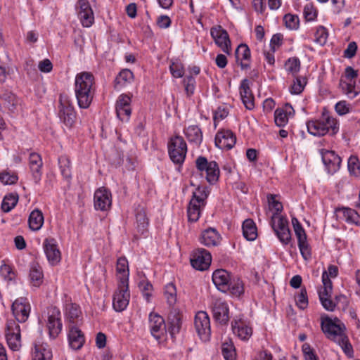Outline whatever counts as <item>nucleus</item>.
Here are the masks:
<instances>
[{"mask_svg":"<svg viewBox=\"0 0 360 360\" xmlns=\"http://www.w3.org/2000/svg\"><path fill=\"white\" fill-rule=\"evenodd\" d=\"M94 75L89 72L78 73L75 80V94L80 108H88L95 95Z\"/></svg>","mask_w":360,"mask_h":360,"instance_id":"f257e3e1","label":"nucleus"},{"mask_svg":"<svg viewBox=\"0 0 360 360\" xmlns=\"http://www.w3.org/2000/svg\"><path fill=\"white\" fill-rule=\"evenodd\" d=\"M307 127L308 131L314 136H323L330 131L335 134L338 131L337 120L325 112L320 119L308 122Z\"/></svg>","mask_w":360,"mask_h":360,"instance_id":"f03ea898","label":"nucleus"},{"mask_svg":"<svg viewBox=\"0 0 360 360\" xmlns=\"http://www.w3.org/2000/svg\"><path fill=\"white\" fill-rule=\"evenodd\" d=\"M209 191L205 186H198L193 192V197L190 200L187 213L189 221L195 222L200 216L201 209L205 206L206 199L208 197Z\"/></svg>","mask_w":360,"mask_h":360,"instance_id":"7ed1b4c3","label":"nucleus"},{"mask_svg":"<svg viewBox=\"0 0 360 360\" xmlns=\"http://www.w3.org/2000/svg\"><path fill=\"white\" fill-rule=\"evenodd\" d=\"M321 329L327 338L338 342L339 344L342 342L345 344L346 337L344 334L345 330V325L338 319L333 321L328 317L322 318Z\"/></svg>","mask_w":360,"mask_h":360,"instance_id":"20e7f679","label":"nucleus"},{"mask_svg":"<svg viewBox=\"0 0 360 360\" xmlns=\"http://www.w3.org/2000/svg\"><path fill=\"white\" fill-rule=\"evenodd\" d=\"M168 153L171 160L176 165H181L187 153V145L180 136L172 137L168 142Z\"/></svg>","mask_w":360,"mask_h":360,"instance_id":"39448f33","label":"nucleus"},{"mask_svg":"<svg viewBox=\"0 0 360 360\" xmlns=\"http://www.w3.org/2000/svg\"><path fill=\"white\" fill-rule=\"evenodd\" d=\"M60 121L68 127L71 128L76 120V112L70 97L61 94L59 97V112Z\"/></svg>","mask_w":360,"mask_h":360,"instance_id":"423d86ee","label":"nucleus"},{"mask_svg":"<svg viewBox=\"0 0 360 360\" xmlns=\"http://www.w3.org/2000/svg\"><path fill=\"white\" fill-rule=\"evenodd\" d=\"M323 287L319 290V297L323 307L330 311H334L336 303L331 300L333 284L324 271L322 274Z\"/></svg>","mask_w":360,"mask_h":360,"instance_id":"0eeeda50","label":"nucleus"},{"mask_svg":"<svg viewBox=\"0 0 360 360\" xmlns=\"http://www.w3.org/2000/svg\"><path fill=\"white\" fill-rule=\"evenodd\" d=\"M195 165L200 172H205V178L210 184H212L218 180L219 168L216 162H208L206 158L200 156L196 159Z\"/></svg>","mask_w":360,"mask_h":360,"instance_id":"6e6552de","label":"nucleus"},{"mask_svg":"<svg viewBox=\"0 0 360 360\" xmlns=\"http://www.w3.org/2000/svg\"><path fill=\"white\" fill-rule=\"evenodd\" d=\"M61 313L56 307L48 308L46 327L51 338L55 339L62 330Z\"/></svg>","mask_w":360,"mask_h":360,"instance_id":"1a4fd4ad","label":"nucleus"},{"mask_svg":"<svg viewBox=\"0 0 360 360\" xmlns=\"http://www.w3.org/2000/svg\"><path fill=\"white\" fill-rule=\"evenodd\" d=\"M20 102V99L11 91L0 90V108L8 114L18 112Z\"/></svg>","mask_w":360,"mask_h":360,"instance_id":"9d476101","label":"nucleus"},{"mask_svg":"<svg viewBox=\"0 0 360 360\" xmlns=\"http://www.w3.org/2000/svg\"><path fill=\"white\" fill-rule=\"evenodd\" d=\"M7 344L10 349L17 351L21 347V336L20 326L13 320H8L6 323L5 333Z\"/></svg>","mask_w":360,"mask_h":360,"instance_id":"9b49d317","label":"nucleus"},{"mask_svg":"<svg viewBox=\"0 0 360 360\" xmlns=\"http://www.w3.org/2000/svg\"><path fill=\"white\" fill-rule=\"evenodd\" d=\"M195 328L200 337L203 342L210 340L211 329L210 321L208 314L205 311H199L195 316Z\"/></svg>","mask_w":360,"mask_h":360,"instance_id":"f8f14e48","label":"nucleus"},{"mask_svg":"<svg viewBox=\"0 0 360 360\" xmlns=\"http://www.w3.org/2000/svg\"><path fill=\"white\" fill-rule=\"evenodd\" d=\"M130 294L129 283L118 284V288L113 295L112 305L117 311H122L127 307L129 302Z\"/></svg>","mask_w":360,"mask_h":360,"instance_id":"ddd939ff","label":"nucleus"},{"mask_svg":"<svg viewBox=\"0 0 360 360\" xmlns=\"http://www.w3.org/2000/svg\"><path fill=\"white\" fill-rule=\"evenodd\" d=\"M212 262V256L209 251L198 248L194 250L191 255V264L192 266L200 271L207 269Z\"/></svg>","mask_w":360,"mask_h":360,"instance_id":"4468645a","label":"nucleus"},{"mask_svg":"<svg viewBox=\"0 0 360 360\" xmlns=\"http://www.w3.org/2000/svg\"><path fill=\"white\" fill-rule=\"evenodd\" d=\"M212 311L214 320L221 325H226L229 321V309L226 301L219 298L213 300Z\"/></svg>","mask_w":360,"mask_h":360,"instance_id":"2eb2a0df","label":"nucleus"},{"mask_svg":"<svg viewBox=\"0 0 360 360\" xmlns=\"http://www.w3.org/2000/svg\"><path fill=\"white\" fill-rule=\"evenodd\" d=\"M149 327L151 335L157 340H161L167 333V326L165 319L158 314H150Z\"/></svg>","mask_w":360,"mask_h":360,"instance_id":"dca6fc26","label":"nucleus"},{"mask_svg":"<svg viewBox=\"0 0 360 360\" xmlns=\"http://www.w3.org/2000/svg\"><path fill=\"white\" fill-rule=\"evenodd\" d=\"M320 154L328 173L333 174L339 170L341 158L333 150L321 149Z\"/></svg>","mask_w":360,"mask_h":360,"instance_id":"f3484780","label":"nucleus"},{"mask_svg":"<svg viewBox=\"0 0 360 360\" xmlns=\"http://www.w3.org/2000/svg\"><path fill=\"white\" fill-rule=\"evenodd\" d=\"M212 37L221 50L228 54L231 52V41L227 32L219 25L212 27L210 31Z\"/></svg>","mask_w":360,"mask_h":360,"instance_id":"a211bd4d","label":"nucleus"},{"mask_svg":"<svg viewBox=\"0 0 360 360\" xmlns=\"http://www.w3.org/2000/svg\"><path fill=\"white\" fill-rule=\"evenodd\" d=\"M94 207L96 210L106 211L112 205V196L109 190L101 187L98 188L94 193Z\"/></svg>","mask_w":360,"mask_h":360,"instance_id":"6ab92c4d","label":"nucleus"},{"mask_svg":"<svg viewBox=\"0 0 360 360\" xmlns=\"http://www.w3.org/2000/svg\"><path fill=\"white\" fill-rule=\"evenodd\" d=\"M43 248L50 264L54 266L60 262L61 254L54 238H46L43 243Z\"/></svg>","mask_w":360,"mask_h":360,"instance_id":"aec40b11","label":"nucleus"},{"mask_svg":"<svg viewBox=\"0 0 360 360\" xmlns=\"http://www.w3.org/2000/svg\"><path fill=\"white\" fill-rule=\"evenodd\" d=\"M116 113L122 122H127L131 113V98L127 94H121L116 102Z\"/></svg>","mask_w":360,"mask_h":360,"instance_id":"412c9836","label":"nucleus"},{"mask_svg":"<svg viewBox=\"0 0 360 360\" xmlns=\"http://www.w3.org/2000/svg\"><path fill=\"white\" fill-rule=\"evenodd\" d=\"M12 311L18 322H25L28 319L30 306L27 299L20 297L12 304Z\"/></svg>","mask_w":360,"mask_h":360,"instance_id":"4be33fe9","label":"nucleus"},{"mask_svg":"<svg viewBox=\"0 0 360 360\" xmlns=\"http://www.w3.org/2000/svg\"><path fill=\"white\" fill-rule=\"evenodd\" d=\"M78 16L84 27H89L94 21V16L91 6L87 0H79L77 3Z\"/></svg>","mask_w":360,"mask_h":360,"instance_id":"5701e85b","label":"nucleus"},{"mask_svg":"<svg viewBox=\"0 0 360 360\" xmlns=\"http://www.w3.org/2000/svg\"><path fill=\"white\" fill-rule=\"evenodd\" d=\"M236 142V136L230 130H222L216 134L215 145L222 150L231 149Z\"/></svg>","mask_w":360,"mask_h":360,"instance_id":"b1692460","label":"nucleus"},{"mask_svg":"<svg viewBox=\"0 0 360 360\" xmlns=\"http://www.w3.org/2000/svg\"><path fill=\"white\" fill-rule=\"evenodd\" d=\"M229 273L224 269H217L212 274V281L218 290L227 292L231 280Z\"/></svg>","mask_w":360,"mask_h":360,"instance_id":"393cba45","label":"nucleus"},{"mask_svg":"<svg viewBox=\"0 0 360 360\" xmlns=\"http://www.w3.org/2000/svg\"><path fill=\"white\" fill-rule=\"evenodd\" d=\"M240 95L243 103L248 110H252L255 107L254 96L250 88V82L248 79L242 80L240 86Z\"/></svg>","mask_w":360,"mask_h":360,"instance_id":"a878e982","label":"nucleus"},{"mask_svg":"<svg viewBox=\"0 0 360 360\" xmlns=\"http://www.w3.org/2000/svg\"><path fill=\"white\" fill-rule=\"evenodd\" d=\"M221 239L220 234L214 228H208L204 230L200 237V243L207 247L218 245Z\"/></svg>","mask_w":360,"mask_h":360,"instance_id":"bb28decb","label":"nucleus"},{"mask_svg":"<svg viewBox=\"0 0 360 360\" xmlns=\"http://www.w3.org/2000/svg\"><path fill=\"white\" fill-rule=\"evenodd\" d=\"M29 164L34 181L35 184H38L41 180V169L43 165L41 156L36 153H30L29 157Z\"/></svg>","mask_w":360,"mask_h":360,"instance_id":"cd10ccee","label":"nucleus"},{"mask_svg":"<svg viewBox=\"0 0 360 360\" xmlns=\"http://www.w3.org/2000/svg\"><path fill=\"white\" fill-rule=\"evenodd\" d=\"M294 114L291 105L287 103L282 108H278L274 112L275 123L277 126L284 127L288 122V117Z\"/></svg>","mask_w":360,"mask_h":360,"instance_id":"c85d7f7f","label":"nucleus"},{"mask_svg":"<svg viewBox=\"0 0 360 360\" xmlns=\"http://www.w3.org/2000/svg\"><path fill=\"white\" fill-rule=\"evenodd\" d=\"M68 339L70 347L76 350L81 349L85 341L82 332L75 326H70Z\"/></svg>","mask_w":360,"mask_h":360,"instance_id":"c756f323","label":"nucleus"},{"mask_svg":"<svg viewBox=\"0 0 360 360\" xmlns=\"http://www.w3.org/2000/svg\"><path fill=\"white\" fill-rule=\"evenodd\" d=\"M32 359L33 360H51L52 352L46 344L35 342Z\"/></svg>","mask_w":360,"mask_h":360,"instance_id":"7c9ffc66","label":"nucleus"},{"mask_svg":"<svg viewBox=\"0 0 360 360\" xmlns=\"http://www.w3.org/2000/svg\"><path fill=\"white\" fill-rule=\"evenodd\" d=\"M237 61H240V65L243 70L250 68V64L246 62L250 58V50L245 44H240L236 50Z\"/></svg>","mask_w":360,"mask_h":360,"instance_id":"2f4dec72","label":"nucleus"},{"mask_svg":"<svg viewBox=\"0 0 360 360\" xmlns=\"http://www.w3.org/2000/svg\"><path fill=\"white\" fill-rule=\"evenodd\" d=\"M232 330L241 340L249 339L252 333V328L241 320H234L232 322Z\"/></svg>","mask_w":360,"mask_h":360,"instance_id":"473e14b6","label":"nucleus"},{"mask_svg":"<svg viewBox=\"0 0 360 360\" xmlns=\"http://www.w3.org/2000/svg\"><path fill=\"white\" fill-rule=\"evenodd\" d=\"M116 269L118 274L119 283H129V267L126 258L120 257L117 259Z\"/></svg>","mask_w":360,"mask_h":360,"instance_id":"72a5a7b5","label":"nucleus"},{"mask_svg":"<svg viewBox=\"0 0 360 360\" xmlns=\"http://www.w3.org/2000/svg\"><path fill=\"white\" fill-rule=\"evenodd\" d=\"M44 224V216L39 209L34 210L30 214L28 219L29 227L32 231H39Z\"/></svg>","mask_w":360,"mask_h":360,"instance_id":"f704fd0d","label":"nucleus"},{"mask_svg":"<svg viewBox=\"0 0 360 360\" xmlns=\"http://www.w3.org/2000/svg\"><path fill=\"white\" fill-rule=\"evenodd\" d=\"M243 236L250 241H253L257 238V229L252 219H245L242 226Z\"/></svg>","mask_w":360,"mask_h":360,"instance_id":"c9c22d12","label":"nucleus"},{"mask_svg":"<svg viewBox=\"0 0 360 360\" xmlns=\"http://www.w3.org/2000/svg\"><path fill=\"white\" fill-rule=\"evenodd\" d=\"M169 326L168 332L170 333L172 338L178 333L181 328V317L178 312L176 311L171 312L168 316Z\"/></svg>","mask_w":360,"mask_h":360,"instance_id":"e433bc0d","label":"nucleus"},{"mask_svg":"<svg viewBox=\"0 0 360 360\" xmlns=\"http://www.w3.org/2000/svg\"><path fill=\"white\" fill-rule=\"evenodd\" d=\"M340 86L342 89V92L350 98H354L360 93V87L355 86L354 81H340Z\"/></svg>","mask_w":360,"mask_h":360,"instance_id":"4c0bfd02","label":"nucleus"},{"mask_svg":"<svg viewBox=\"0 0 360 360\" xmlns=\"http://www.w3.org/2000/svg\"><path fill=\"white\" fill-rule=\"evenodd\" d=\"M184 134L190 142L199 145L202 140V134L198 126H189L184 130Z\"/></svg>","mask_w":360,"mask_h":360,"instance_id":"58836bf2","label":"nucleus"},{"mask_svg":"<svg viewBox=\"0 0 360 360\" xmlns=\"http://www.w3.org/2000/svg\"><path fill=\"white\" fill-rule=\"evenodd\" d=\"M43 277L41 268L37 264H32L30 271L32 285L34 287H39L43 282Z\"/></svg>","mask_w":360,"mask_h":360,"instance_id":"ea45409f","label":"nucleus"},{"mask_svg":"<svg viewBox=\"0 0 360 360\" xmlns=\"http://www.w3.org/2000/svg\"><path fill=\"white\" fill-rule=\"evenodd\" d=\"M18 201V195L11 193L6 195L2 201L1 209L4 212H10L17 204Z\"/></svg>","mask_w":360,"mask_h":360,"instance_id":"a19ab883","label":"nucleus"},{"mask_svg":"<svg viewBox=\"0 0 360 360\" xmlns=\"http://www.w3.org/2000/svg\"><path fill=\"white\" fill-rule=\"evenodd\" d=\"M221 352L226 360H236V349L231 341H226L222 344Z\"/></svg>","mask_w":360,"mask_h":360,"instance_id":"79ce46f5","label":"nucleus"},{"mask_svg":"<svg viewBox=\"0 0 360 360\" xmlns=\"http://www.w3.org/2000/svg\"><path fill=\"white\" fill-rule=\"evenodd\" d=\"M80 315L81 311L78 305L75 304H70L68 306L67 319L71 323H77Z\"/></svg>","mask_w":360,"mask_h":360,"instance_id":"37998d69","label":"nucleus"},{"mask_svg":"<svg viewBox=\"0 0 360 360\" xmlns=\"http://www.w3.org/2000/svg\"><path fill=\"white\" fill-rule=\"evenodd\" d=\"M285 69L288 73L295 76L300 69V59L297 57L290 58L285 63Z\"/></svg>","mask_w":360,"mask_h":360,"instance_id":"c03bdc74","label":"nucleus"},{"mask_svg":"<svg viewBox=\"0 0 360 360\" xmlns=\"http://www.w3.org/2000/svg\"><path fill=\"white\" fill-rule=\"evenodd\" d=\"M134 79L133 72L128 70H122L115 78L116 84L124 86L127 83H130Z\"/></svg>","mask_w":360,"mask_h":360,"instance_id":"a18cd8bd","label":"nucleus"},{"mask_svg":"<svg viewBox=\"0 0 360 360\" xmlns=\"http://www.w3.org/2000/svg\"><path fill=\"white\" fill-rule=\"evenodd\" d=\"M288 224V221L285 217L279 215L278 213H274L271 219V226L276 233L278 229H281Z\"/></svg>","mask_w":360,"mask_h":360,"instance_id":"49530a36","label":"nucleus"},{"mask_svg":"<svg viewBox=\"0 0 360 360\" xmlns=\"http://www.w3.org/2000/svg\"><path fill=\"white\" fill-rule=\"evenodd\" d=\"M165 296L169 305L172 306L176 302V289L175 285L170 283L165 288Z\"/></svg>","mask_w":360,"mask_h":360,"instance_id":"de8ad7c7","label":"nucleus"},{"mask_svg":"<svg viewBox=\"0 0 360 360\" xmlns=\"http://www.w3.org/2000/svg\"><path fill=\"white\" fill-rule=\"evenodd\" d=\"M232 295L239 296L243 292V285L239 278H231L229 283V290Z\"/></svg>","mask_w":360,"mask_h":360,"instance_id":"09e8293b","label":"nucleus"},{"mask_svg":"<svg viewBox=\"0 0 360 360\" xmlns=\"http://www.w3.org/2000/svg\"><path fill=\"white\" fill-rule=\"evenodd\" d=\"M58 164L61 171V174L65 178L71 176L70 172V161L66 156H60L58 158Z\"/></svg>","mask_w":360,"mask_h":360,"instance_id":"8fccbe9b","label":"nucleus"},{"mask_svg":"<svg viewBox=\"0 0 360 360\" xmlns=\"http://www.w3.org/2000/svg\"><path fill=\"white\" fill-rule=\"evenodd\" d=\"M342 212L345 220L347 222L354 223L357 225L360 224V217L354 210L350 208H343Z\"/></svg>","mask_w":360,"mask_h":360,"instance_id":"3c124183","label":"nucleus"},{"mask_svg":"<svg viewBox=\"0 0 360 360\" xmlns=\"http://www.w3.org/2000/svg\"><path fill=\"white\" fill-rule=\"evenodd\" d=\"M307 84L304 77H296L293 81V84L290 86V92L293 94H299L303 90Z\"/></svg>","mask_w":360,"mask_h":360,"instance_id":"603ef678","label":"nucleus"},{"mask_svg":"<svg viewBox=\"0 0 360 360\" xmlns=\"http://www.w3.org/2000/svg\"><path fill=\"white\" fill-rule=\"evenodd\" d=\"M136 218L138 231L143 233L146 231L148 225V220L145 212H139L136 215Z\"/></svg>","mask_w":360,"mask_h":360,"instance_id":"864d4df0","label":"nucleus"},{"mask_svg":"<svg viewBox=\"0 0 360 360\" xmlns=\"http://www.w3.org/2000/svg\"><path fill=\"white\" fill-rule=\"evenodd\" d=\"M275 233L282 243L287 245L290 241L291 234L288 224L281 229H278Z\"/></svg>","mask_w":360,"mask_h":360,"instance_id":"5fc2aeb1","label":"nucleus"},{"mask_svg":"<svg viewBox=\"0 0 360 360\" xmlns=\"http://www.w3.org/2000/svg\"><path fill=\"white\" fill-rule=\"evenodd\" d=\"M295 302L297 306L300 309H304L307 308L308 305V297L307 290L305 288H302L300 292L295 297Z\"/></svg>","mask_w":360,"mask_h":360,"instance_id":"6e6d98bb","label":"nucleus"},{"mask_svg":"<svg viewBox=\"0 0 360 360\" xmlns=\"http://www.w3.org/2000/svg\"><path fill=\"white\" fill-rule=\"evenodd\" d=\"M0 181L4 185L14 184L18 181V176L14 173L5 171L0 173Z\"/></svg>","mask_w":360,"mask_h":360,"instance_id":"4d7b16f0","label":"nucleus"},{"mask_svg":"<svg viewBox=\"0 0 360 360\" xmlns=\"http://www.w3.org/2000/svg\"><path fill=\"white\" fill-rule=\"evenodd\" d=\"M348 169L350 174L358 176L360 174L359 159L356 156H351L348 160Z\"/></svg>","mask_w":360,"mask_h":360,"instance_id":"13d9d810","label":"nucleus"},{"mask_svg":"<svg viewBox=\"0 0 360 360\" xmlns=\"http://www.w3.org/2000/svg\"><path fill=\"white\" fill-rule=\"evenodd\" d=\"M304 15L307 21L314 20L317 16V11L311 3H307L304 8Z\"/></svg>","mask_w":360,"mask_h":360,"instance_id":"bf43d9fd","label":"nucleus"},{"mask_svg":"<svg viewBox=\"0 0 360 360\" xmlns=\"http://www.w3.org/2000/svg\"><path fill=\"white\" fill-rule=\"evenodd\" d=\"M183 83L185 87L186 93L188 96H191L194 93L195 90V78L191 76H186L184 80Z\"/></svg>","mask_w":360,"mask_h":360,"instance_id":"052dcab7","label":"nucleus"},{"mask_svg":"<svg viewBox=\"0 0 360 360\" xmlns=\"http://www.w3.org/2000/svg\"><path fill=\"white\" fill-rule=\"evenodd\" d=\"M328 38V32L325 27L320 26L315 33V41L320 45H324Z\"/></svg>","mask_w":360,"mask_h":360,"instance_id":"680f3d73","label":"nucleus"},{"mask_svg":"<svg viewBox=\"0 0 360 360\" xmlns=\"http://www.w3.org/2000/svg\"><path fill=\"white\" fill-rule=\"evenodd\" d=\"M283 20L285 21V25L290 30H295L298 27L299 25V18L297 16L292 15V14H286L285 15Z\"/></svg>","mask_w":360,"mask_h":360,"instance_id":"e2e57ef3","label":"nucleus"},{"mask_svg":"<svg viewBox=\"0 0 360 360\" xmlns=\"http://www.w3.org/2000/svg\"><path fill=\"white\" fill-rule=\"evenodd\" d=\"M351 106L345 101H340L335 106V111L340 115H344L349 112Z\"/></svg>","mask_w":360,"mask_h":360,"instance_id":"0e129e2a","label":"nucleus"},{"mask_svg":"<svg viewBox=\"0 0 360 360\" xmlns=\"http://www.w3.org/2000/svg\"><path fill=\"white\" fill-rule=\"evenodd\" d=\"M0 274L5 280L11 281L13 278L14 273L10 266L2 264L0 266Z\"/></svg>","mask_w":360,"mask_h":360,"instance_id":"69168bd1","label":"nucleus"},{"mask_svg":"<svg viewBox=\"0 0 360 360\" xmlns=\"http://www.w3.org/2000/svg\"><path fill=\"white\" fill-rule=\"evenodd\" d=\"M298 247L300 250V252L304 259H308L311 257V251L309 248L307 240H302L301 242H298Z\"/></svg>","mask_w":360,"mask_h":360,"instance_id":"338daca9","label":"nucleus"},{"mask_svg":"<svg viewBox=\"0 0 360 360\" xmlns=\"http://www.w3.org/2000/svg\"><path fill=\"white\" fill-rule=\"evenodd\" d=\"M302 352L305 360H317V356L310 347L309 345L305 343L302 345Z\"/></svg>","mask_w":360,"mask_h":360,"instance_id":"774afa93","label":"nucleus"}]
</instances>
